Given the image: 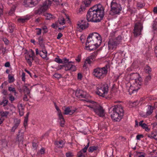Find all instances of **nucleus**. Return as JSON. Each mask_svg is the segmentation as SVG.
Returning <instances> with one entry per match:
<instances>
[{
    "instance_id": "45",
    "label": "nucleus",
    "mask_w": 157,
    "mask_h": 157,
    "mask_svg": "<svg viewBox=\"0 0 157 157\" xmlns=\"http://www.w3.org/2000/svg\"><path fill=\"white\" fill-rule=\"evenodd\" d=\"M9 113L8 111H1L0 113V115L2 117H6Z\"/></svg>"
},
{
    "instance_id": "14",
    "label": "nucleus",
    "mask_w": 157,
    "mask_h": 157,
    "mask_svg": "<svg viewBox=\"0 0 157 157\" xmlns=\"http://www.w3.org/2000/svg\"><path fill=\"white\" fill-rule=\"evenodd\" d=\"M88 22L84 20H82L81 22L77 24V28L78 31H81L82 30L85 29L88 27Z\"/></svg>"
},
{
    "instance_id": "23",
    "label": "nucleus",
    "mask_w": 157,
    "mask_h": 157,
    "mask_svg": "<svg viewBox=\"0 0 157 157\" xmlns=\"http://www.w3.org/2000/svg\"><path fill=\"white\" fill-rule=\"evenodd\" d=\"M55 144L56 147L58 148H62L64 145L63 141L62 140L56 141Z\"/></svg>"
},
{
    "instance_id": "11",
    "label": "nucleus",
    "mask_w": 157,
    "mask_h": 157,
    "mask_svg": "<svg viewBox=\"0 0 157 157\" xmlns=\"http://www.w3.org/2000/svg\"><path fill=\"white\" fill-rule=\"evenodd\" d=\"M93 7L90 8L88 11L86 16V19L88 21L97 22H99Z\"/></svg>"
},
{
    "instance_id": "9",
    "label": "nucleus",
    "mask_w": 157,
    "mask_h": 157,
    "mask_svg": "<svg viewBox=\"0 0 157 157\" xmlns=\"http://www.w3.org/2000/svg\"><path fill=\"white\" fill-rule=\"evenodd\" d=\"M110 7V14L112 15L119 13L121 10L120 5L115 0H113L111 2Z\"/></svg>"
},
{
    "instance_id": "46",
    "label": "nucleus",
    "mask_w": 157,
    "mask_h": 157,
    "mask_svg": "<svg viewBox=\"0 0 157 157\" xmlns=\"http://www.w3.org/2000/svg\"><path fill=\"white\" fill-rule=\"evenodd\" d=\"M54 61L58 63H63V61L62 59H60L58 57H56Z\"/></svg>"
},
{
    "instance_id": "47",
    "label": "nucleus",
    "mask_w": 157,
    "mask_h": 157,
    "mask_svg": "<svg viewBox=\"0 0 157 157\" xmlns=\"http://www.w3.org/2000/svg\"><path fill=\"white\" fill-rule=\"evenodd\" d=\"M89 142H88L87 143V144L86 145V146L80 151L85 153L86 152L87 150V148L89 147Z\"/></svg>"
},
{
    "instance_id": "31",
    "label": "nucleus",
    "mask_w": 157,
    "mask_h": 157,
    "mask_svg": "<svg viewBox=\"0 0 157 157\" xmlns=\"http://www.w3.org/2000/svg\"><path fill=\"white\" fill-rule=\"evenodd\" d=\"M25 58L27 63H28L29 66H31L32 65V62L34 60L33 58H30L29 57L28 58L27 57H25Z\"/></svg>"
},
{
    "instance_id": "41",
    "label": "nucleus",
    "mask_w": 157,
    "mask_h": 157,
    "mask_svg": "<svg viewBox=\"0 0 157 157\" xmlns=\"http://www.w3.org/2000/svg\"><path fill=\"white\" fill-rule=\"evenodd\" d=\"M152 26L154 33H157V21L155 22Z\"/></svg>"
},
{
    "instance_id": "56",
    "label": "nucleus",
    "mask_w": 157,
    "mask_h": 157,
    "mask_svg": "<svg viewBox=\"0 0 157 157\" xmlns=\"http://www.w3.org/2000/svg\"><path fill=\"white\" fill-rule=\"evenodd\" d=\"M53 76L55 78L59 79L61 77V75L60 74L56 73L53 75Z\"/></svg>"
},
{
    "instance_id": "60",
    "label": "nucleus",
    "mask_w": 157,
    "mask_h": 157,
    "mask_svg": "<svg viewBox=\"0 0 157 157\" xmlns=\"http://www.w3.org/2000/svg\"><path fill=\"white\" fill-rule=\"evenodd\" d=\"M143 137V136L142 134L138 135L136 136V139L137 140H140V139Z\"/></svg>"
},
{
    "instance_id": "18",
    "label": "nucleus",
    "mask_w": 157,
    "mask_h": 157,
    "mask_svg": "<svg viewBox=\"0 0 157 157\" xmlns=\"http://www.w3.org/2000/svg\"><path fill=\"white\" fill-rule=\"evenodd\" d=\"M23 5L25 7H32L34 5V2L32 0H25Z\"/></svg>"
},
{
    "instance_id": "30",
    "label": "nucleus",
    "mask_w": 157,
    "mask_h": 157,
    "mask_svg": "<svg viewBox=\"0 0 157 157\" xmlns=\"http://www.w3.org/2000/svg\"><path fill=\"white\" fill-rule=\"evenodd\" d=\"M45 12V11L43 12L41 14L43 13V15L45 17L46 19L50 20L52 18V16L51 14L48 13H44V12ZM40 15H41V14Z\"/></svg>"
},
{
    "instance_id": "52",
    "label": "nucleus",
    "mask_w": 157,
    "mask_h": 157,
    "mask_svg": "<svg viewBox=\"0 0 157 157\" xmlns=\"http://www.w3.org/2000/svg\"><path fill=\"white\" fill-rule=\"evenodd\" d=\"M45 153V150L44 148L42 147L39 152H37V154L40 153L41 155L44 154Z\"/></svg>"
},
{
    "instance_id": "1",
    "label": "nucleus",
    "mask_w": 157,
    "mask_h": 157,
    "mask_svg": "<svg viewBox=\"0 0 157 157\" xmlns=\"http://www.w3.org/2000/svg\"><path fill=\"white\" fill-rule=\"evenodd\" d=\"M102 42L101 36L97 33L94 32L90 33L87 37L86 43V47L90 51L96 49Z\"/></svg>"
},
{
    "instance_id": "26",
    "label": "nucleus",
    "mask_w": 157,
    "mask_h": 157,
    "mask_svg": "<svg viewBox=\"0 0 157 157\" xmlns=\"http://www.w3.org/2000/svg\"><path fill=\"white\" fill-rule=\"evenodd\" d=\"M59 119L60 120V124L61 127H63L65 124V121L63 115L58 116Z\"/></svg>"
},
{
    "instance_id": "22",
    "label": "nucleus",
    "mask_w": 157,
    "mask_h": 157,
    "mask_svg": "<svg viewBox=\"0 0 157 157\" xmlns=\"http://www.w3.org/2000/svg\"><path fill=\"white\" fill-rule=\"evenodd\" d=\"M153 107L150 105H147V110L146 115H145L144 117H146L147 116H149L153 112Z\"/></svg>"
},
{
    "instance_id": "39",
    "label": "nucleus",
    "mask_w": 157,
    "mask_h": 157,
    "mask_svg": "<svg viewBox=\"0 0 157 157\" xmlns=\"http://www.w3.org/2000/svg\"><path fill=\"white\" fill-rule=\"evenodd\" d=\"M97 55V53L96 52H94L90 56H89L90 58L92 60V61L94 60L95 58Z\"/></svg>"
},
{
    "instance_id": "27",
    "label": "nucleus",
    "mask_w": 157,
    "mask_h": 157,
    "mask_svg": "<svg viewBox=\"0 0 157 157\" xmlns=\"http://www.w3.org/2000/svg\"><path fill=\"white\" fill-rule=\"evenodd\" d=\"M29 18H30L29 17H24L23 18L18 19V21L19 22L24 23L26 21L29 20Z\"/></svg>"
},
{
    "instance_id": "38",
    "label": "nucleus",
    "mask_w": 157,
    "mask_h": 157,
    "mask_svg": "<svg viewBox=\"0 0 157 157\" xmlns=\"http://www.w3.org/2000/svg\"><path fill=\"white\" fill-rule=\"evenodd\" d=\"M85 10V8L84 6H81L80 8L77 11V13L79 14H81L82 13V12L84 11Z\"/></svg>"
},
{
    "instance_id": "44",
    "label": "nucleus",
    "mask_w": 157,
    "mask_h": 157,
    "mask_svg": "<svg viewBox=\"0 0 157 157\" xmlns=\"http://www.w3.org/2000/svg\"><path fill=\"white\" fill-rule=\"evenodd\" d=\"M8 81L9 83L12 82H14V79L13 76H12L10 74H9L8 75Z\"/></svg>"
},
{
    "instance_id": "40",
    "label": "nucleus",
    "mask_w": 157,
    "mask_h": 157,
    "mask_svg": "<svg viewBox=\"0 0 157 157\" xmlns=\"http://www.w3.org/2000/svg\"><path fill=\"white\" fill-rule=\"evenodd\" d=\"M77 157H86L85 153L80 151L78 152Z\"/></svg>"
},
{
    "instance_id": "59",
    "label": "nucleus",
    "mask_w": 157,
    "mask_h": 157,
    "mask_svg": "<svg viewBox=\"0 0 157 157\" xmlns=\"http://www.w3.org/2000/svg\"><path fill=\"white\" fill-rule=\"evenodd\" d=\"M28 120V119H27V117H25L24 122V125L25 126H26L27 125Z\"/></svg>"
},
{
    "instance_id": "12",
    "label": "nucleus",
    "mask_w": 157,
    "mask_h": 157,
    "mask_svg": "<svg viewBox=\"0 0 157 157\" xmlns=\"http://www.w3.org/2000/svg\"><path fill=\"white\" fill-rule=\"evenodd\" d=\"M142 29L143 26L141 23L138 22L135 24L133 32L134 36H137L141 35Z\"/></svg>"
},
{
    "instance_id": "17",
    "label": "nucleus",
    "mask_w": 157,
    "mask_h": 157,
    "mask_svg": "<svg viewBox=\"0 0 157 157\" xmlns=\"http://www.w3.org/2000/svg\"><path fill=\"white\" fill-rule=\"evenodd\" d=\"M24 140V133L21 132L20 133V131L18 133L17 135V136L16 138V141L19 143H22Z\"/></svg>"
},
{
    "instance_id": "6",
    "label": "nucleus",
    "mask_w": 157,
    "mask_h": 157,
    "mask_svg": "<svg viewBox=\"0 0 157 157\" xmlns=\"http://www.w3.org/2000/svg\"><path fill=\"white\" fill-rule=\"evenodd\" d=\"M109 87L106 83H100L97 85L96 93L99 96L104 97L108 91Z\"/></svg>"
},
{
    "instance_id": "58",
    "label": "nucleus",
    "mask_w": 157,
    "mask_h": 157,
    "mask_svg": "<svg viewBox=\"0 0 157 157\" xmlns=\"http://www.w3.org/2000/svg\"><path fill=\"white\" fill-rule=\"evenodd\" d=\"M3 41L4 42L5 44L8 45L9 44V41L6 38H4L3 39Z\"/></svg>"
},
{
    "instance_id": "10",
    "label": "nucleus",
    "mask_w": 157,
    "mask_h": 157,
    "mask_svg": "<svg viewBox=\"0 0 157 157\" xmlns=\"http://www.w3.org/2000/svg\"><path fill=\"white\" fill-rule=\"evenodd\" d=\"M135 83H134L133 86L131 85L128 90L129 94L134 93L137 91L140 88L142 84V79L141 78L135 79Z\"/></svg>"
},
{
    "instance_id": "3",
    "label": "nucleus",
    "mask_w": 157,
    "mask_h": 157,
    "mask_svg": "<svg viewBox=\"0 0 157 157\" xmlns=\"http://www.w3.org/2000/svg\"><path fill=\"white\" fill-rule=\"evenodd\" d=\"M109 67V66L108 64L102 67H97L93 70V75L98 79H102L106 75Z\"/></svg>"
},
{
    "instance_id": "25",
    "label": "nucleus",
    "mask_w": 157,
    "mask_h": 157,
    "mask_svg": "<svg viewBox=\"0 0 157 157\" xmlns=\"http://www.w3.org/2000/svg\"><path fill=\"white\" fill-rule=\"evenodd\" d=\"M39 44L41 48L44 49L45 46L43 44V38L42 36H40L38 39Z\"/></svg>"
},
{
    "instance_id": "42",
    "label": "nucleus",
    "mask_w": 157,
    "mask_h": 157,
    "mask_svg": "<svg viewBox=\"0 0 157 157\" xmlns=\"http://www.w3.org/2000/svg\"><path fill=\"white\" fill-rule=\"evenodd\" d=\"M93 1V0H85L84 1L85 6L86 7L89 6L90 5L91 2Z\"/></svg>"
},
{
    "instance_id": "32",
    "label": "nucleus",
    "mask_w": 157,
    "mask_h": 157,
    "mask_svg": "<svg viewBox=\"0 0 157 157\" xmlns=\"http://www.w3.org/2000/svg\"><path fill=\"white\" fill-rule=\"evenodd\" d=\"M137 7L140 8H142L145 6V3L143 1H139L137 3Z\"/></svg>"
},
{
    "instance_id": "15",
    "label": "nucleus",
    "mask_w": 157,
    "mask_h": 157,
    "mask_svg": "<svg viewBox=\"0 0 157 157\" xmlns=\"http://www.w3.org/2000/svg\"><path fill=\"white\" fill-rule=\"evenodd\" d=\"M76 96L79 98H87V94L86 91L81 90H77L75 92Z\"/></svg>"
},
{
    "instance_id": "37",
    "label": "nucleus",
    "mask_w": 157,
    "mask_h": 157,
    "mask_svg": "<svg viewBox=\"0 0 157 157\" xmlns=\"http://www.w3.org/2000/svg\"><path fill=\"white\" fill-rule=\"evenodd\" d=\"M8 90L11 92H13L14 93V95H16V94L17 93L16 92L15 88L14 87H12V86L8 87Z\"/></svg>"
},
{
    "instance_id": "36",
    "label": "nucleus",
    "mask_w": 157,
    "mask_h": 157,
    "mask_svg": "<svg viewBox=\"0 0 157 157\" xmlns=\"http://www.w3.org/2000/svg\"><path fill=\"white\" fill-rule=\"evenodd\" d=\"M143 121H140L139 123V125L141 126L143 129H144L148 126L146 123H143Z\"/></svg>"
},
{
    "instance_id": "28",
    "label": "nucleus",
    "mask_w": 157,
    "mask_h": 157,
    "mask_svg": "<svg viewBox=\"0 0 157 157\" xmlns=\"http://www.w3.org/2000/svg\"><path fill=\"white\" fill-rule=\"evenodd\" d=\"M8 102V100L6 99V97H3V98L2 101L0 102V104L1 105H3V106H5L7 105Z\"/></svg>"
},
{
    "instance_id": "21",
    "label": "nucleus",
    "mask_w": 157,
    "mask_h": 157,
    "mask_svg": "<svg viewBox=\"0 0 157 157\" xmlns=\"http://www.w3.org/2000/svg\"><path fill=\"white\" fill-rule=\"evenodd\" d=\"M29 86V85H27V84H25L22 86V88L23 90L24 94H27L29 96H30V91L29 88H28Z\"/></svg>"
},
{
    "instance_id": "48",
    "label": "nucleus",
    "mask_w": 157,
    "mask_h": 157,
    "mask_svg": "<svg viewBox=\"0 0 157 157\" xmlns=\"http://www.w3.org/2000/svg\"><path fill=\"white\" fill-rule=\"evenodd\" d=\"M151 78V76L148 75L147 76L145 80V83L147 84V83L150 80Z\"/></svg>"
},
{
    "instance_id": "19",
    "label": "nucleus",
    "mask_w": 157,
    "mask_h": 157,
    "mask_svg": "<svg viewBox=\"0 0 157 157\" xmlns=\"http://www.w3.org/2000/svg\"><path fill=\"white\" fill-rule=\"evenodd\" d=\"M24 108L25 106L22 104H19L18 105L19 114L21 116H22L24 115Z\"/></svg>"
},
{
    "instance_id": "20",
    "label": "nucleus",
    "mask_w": 157,
    "mask_h": 157,
    "mask_svg": "<svg viewBox=\"0 0 157 157\" xmlns=\"http://www.w3.org/2000/svg\"><path fill=\"white\" fill-rule=\"evenodd\" d=\"M75 110H71L69 107H67L64 110V114L65 115H72L75 112Z\"/></svg>"
},
{
    "instance_id": "5",
    "label": "nucleus",
    "mask_w": 157,
    "mask_h": 157,
    "mask_svg": "<svg viewBox=\"0 0 157 157\" xmlns=\"http://www.w3.org/2000/svg\"><path fill=\"white\" fill-rule=\"evenodd\" d=\"M61 0H47L42 4L40 5L37 9L35 10L34 13L35 14H40L47 10L51 5L52 1L56 2H60Z\"/></svg>"
},
{
    "instance_id": "51",
    "label": "nucleus",
    "mask_w": 157,
    "mask_h": 157,
    "mask_svg": "<svg viewBox=\"0 0 157 157\" xmlns=\"http://www.w3.org/2000/svg\"><path fill=\"white\" fill-rule=\"evenodd\" d=\"M9 99L11 103H13L15 100L14 97L10 94L9 95Z\"/></svg>"
},
{
    "instance_id": "8",
    "label": "nucleus",
    "mask_w": 157,
    "mask_h": 157,
    "mask_svg": "<svg viewBox=\"0 0 157 157\" xmlns=\"http://www.w3.org/2000/svg\"><path fill=\"white\" fill-rule=\"evenodd\" d=\"M121 38V36H119L116 39L109 38L107 44L109 50H115L121 42L120 40H120Z\"/></svg>"
},
{
    "instance_id": "55",
    "label": "nucleus",
    "mask_w": 157,
    "mask_h": 157,
    "mask_svg": "<svg viewBox=\"0 0 157 157\" xmlns=\"http://www.w3.org/2000/svg\"><path fill=\"white\" fill-rule=\"evenodd\" d=\"M42 29L44 30V32L43 33H47L48 30L47 29V28L46 26H44L42 27Z\"/></svg>"
},
{
    "instance_id": "29",
    "label": "nucleus",
    "mask_w": 157,
    "mask_h": 157,
    "mask_svg": "<svg viewBox=\"0 0 157 157\" xmlns=\"http://www.w3.org/2000/svg\"><path fill=\"white\" fill-rule=\"evenodd\" d=\"M144 71L146 73L150 74L151 71V69L148 65H146L145 67Z\"/></svg>"
},
{
    "instance_id": "61",
    "label": "nucleus",
    "mask_w": 157,
    "mask_h": 157,
    "mask_svg": "<svg viewBox=\"0 0 157 157\" xmlns=\"http://www.w3.org/2000/svg\"><path fill=\"white\" fill-rule=\"evenodd\" d=\"M23 100L24 101H28L29 100L27 96V94H25L24 95Z\"/></svg>"
},
{
    "instance_id": "53",
    "label": "nucleus",
    "mask_w": 157,
    "mask_h": 157,
    "mask_svg": "<svg viewBox=\"0 0 157 157\" xmlns=\"http://www.w3.org/2000/svg\"><path fill=\"white\" fill-rule=\"evenodd\" d=\"M36 30V34L37 35H40L41 34V29L39 28H36L35 29Z\"/></svg>"
},
{
    "instance_id": "64",
    "label": "nucleus",
    "mask_w": 157,
    "mask_h": 157,
    "mask_svg": "<svg viewBox=\"0 0 157 157\" xmlns=\"http://www.w3.org/2000/svg\"><path fill=\"white\" fill-rule=\"evenodd\" d=\"M63 36V34L61 33H59L57 35V39H59Z\"/></svg>"
},
{
    "instance_id": "33",
    "label": "nucleus",
    "mask_w": 157,
    "mask_h": 157,
    "mask_svg": "<svg viewBox=\"0 0 157 157\" xmlns=\"http://www.w3.org/2000/svg\"><path fill=\"white\" fill-rule=\"evenodd\" d=\"M59 23L61 25H63L65 24V21L64 18L63 17H60L58 20Z\"/></svg>"
},
{
    "instance_id": "63",
    "label": "nucleus",
    "mask_w": 157,
    "mask_h": 157,
    "mask_svg": "<svg viewBox=\"0 0 157 157\" xmlns=\"http://www.w3.org/2000/svg\"><path fill=\"white\" fill-rule=\"evenodd\" d=\"M9 29L10 30L9 32L10 33H12L13 31V30L14 29V27H12V26H11V27H10V25H9Z\"/></svg>"
},
{
    "instance_id": "24",
    "label": "nucleus",
    "mask_w": 157,
    "mask_h": 157,
    "mask_svg": "<svg viewBox=\"0 0 157 157\" xmlns=\"http://www.w3.org/2000/svg\"><path fill=\"white\" fill-rule=\"evenodd\" d=\"M42 50L41 51H40V56L43 58H46L47 57V50L45 49V47L44 49H43L42 48Z\"/></svg>"
},
{
    "instance_id": "43",
    "label": "nucleus",
    "mask_w": 157,
    "mask_h": 157,
    "mask_svg": "<svg viewBox=\"0 0 157 157\" xmlns=\"http://www.w3.org/2000/svg\"><path fill=\"white\" fill-rule=\"evenodd\" d=\"M97 148L98 147L97 146H93L92 147H89L88 149V151L90 152H92L94 151L97 150Z\"/></svg>"
},
{
    "instance_id": "50",
    "label": "nucleus",
    "mask_w": 157,
    "mask_h": 157,
    "mask_svg": "<svg viewBox=\"0 0 157 157\" xmlns=\"http://www.w3.org/2000/svg\"><path fill=\"white\" fill-rule=\"evenodd\" d=\"M55 108L56 109L58 112V116H59L60 115H62L61 110L59 109V107L56 105L55 106Z\"/></svg>"
},
{
    "instance_id": "13",
    "label": "nucleus",
    "mask_w": 157,
    "mask_h": 157,
    "mask_svg": "<svg viewBox=\"0 0 157 157\" xmlns=\"http://www.w3.org/2000/svg\"><path fill=\"white\" fill-rule=\"evenodd\" d=\"M64 66L66 71H74L76 70L74 62L71 61H70L69 63L64 64Z\"/></svg>"
},
{
    "instance_id": "16",
    "label": "nucleus",
    "mask_w": 157,
    "mask_h": 157,
    "mask_svg": "<svg viewBox=\"0 0 157 157\" xmlns=\"http://www.w3.org/2000/svg\"><path fill=\"white\" fill-rule=\"evenodd\" d=\"M21 120L20 119L16 118L14 119L13 121L14 125L10 130V132H14L15 130L17 128L20 124Z\"/></svg>"
},
{
    "instance_id": "57",
    "label": "nucleus",
    "mask_w": 157,
    "mask_h": 157,
    "mask_svg": "<svg viewBox=\"0 0 157 157\" xmlns=\"http://www.w3.org/2000/svg\"><path fill=\"white\" fill-rule=\"evenodd\" d=\"M66 155L67 157H72L73 155L72 153L70 152L66 153Z\"/></svg>"
},
{
    "instance_id": "54",
    "label": "nucleus",
    "mask_w": 157,
    "mask_h": 157,
    "mask_svg": "<svg viewBox=\"0 0 157 157\" xmlns=\"http://www.w3.org/2000/svg\"><path fill=\"white\" fill-rule=\"evenodd\" d=\"M62 60L63 61V63H64V64H66L70 62L69 59H68L66 58L63 59Z\"/></svg>"
},
{
    "instance_id": "2",
    "label": "nucleus",
    "mask_w": 157,
    "mask_h": 157,
    "mask_svg": "<svg viewBox=\"0 0 157 157\" xmlns=\"http://www.w3.org/2000/svg\"><path fill=\"white\" fill-rule=\"evenodd\" d=\"M109 114L111 118L115 121H120L124 115V110L122 106L118 105L109 109Z\"/></svg>"
},
{
    "instance_id": "4",
    "label": "nucleus",
    "mask_w": 157,
    "mask_h": 157,
    "mask_svg": "<svg viewBox=\"0 0 157 157\" xmlns=\"http://www.w3.org/2000/svg\"><path fill=\"white\" fill-rule=\"evenodd\" d=\"M84 100L88 102L91 103L89 105H85V106L89 107L91 110H93L99 116L102 117L104 116V110L102 107L98 104L90 100L86 99Z\"/></svg>"
},
{
    "instance_id": "62",
    "label": "nucleus",
    "mask_w": 157,
    "mask_h": 157,
    "mask_svg": "<svg viewBox=\"0 0 157 157\" xmlns=\"http://www.w3.org/2000/svg\"><path fill=\"white\" fill-rule=\"evenodd\" d=\"M25 73L24 72H22V80L23 81H25Z\"/></svg>"
},
{
    "instance_id": "34",
    "label": "nucleus",
    "mask_w": 157,
    "mask_h": 157,
    "mask_svg": "<svg viewBox=\"0 0 157 157\" xmlns=\"http://www.w3.org/2000/svg\"><path fill=\"white\" fill-rule=\"evenodd\" d=\"M93 61H92V60L89 57H88L86 59L85 63L83 65V67H85L86 65V64L88 63L89 64H90Z\"/></svg>"
},
{
    "instance_id": "49",
    "label": "nucleus",
    "mask_w": 157,
    "mask_h": 157,
    "mask_svg": "<svg viewBox=\"0 0 157 157\" xmlns=\"http://www.w3.org/2000/svg\"><path fill=\"white\" fill-rule=\"evenodd\" d=\"M30 52L31 54L29 55V58H33V57L35 56L34 52L32 49H31Z\"/></svg>"
},
{
    "instance_id": "7",
    "label": "nucleus",
    "mask_w": 157,
    "mask_h": 157,
    "mask_svg": "<svg viewBox=\"0 0 157 157\" xmlns=\"http://www.w3.org/2000/svg\"><path fill=\"white\" fill-rule=\"evenodd\" d=\"M94 9L95 13L97 15L99 22L102 19L104 15V7L101 4H98L93 6Z\"/></svg>"
},
{
    "instance_id": "35",
    "label": "nucleus",
    "mask_w": 157,
    "mask_h": 157,
    "mask_svg": "<svg viewBox=\"0 0 157 157\" xmlns=\"http://www.w3.org/2000/svg\"><path fill=\"white\" fill-rule=\"evenodd\" d=\"M7 146V143L6 141H4L0 142V148H5Z\"/></svg>"
}]
</instances>
